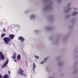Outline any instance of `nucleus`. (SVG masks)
Masks as SVG:
<instances>
[{"mask_svg":"<svg viewBox=\"0 0 78 78\" xmlns=\"http://www.w3.org/2000/svg\"><path fill=\"white\" fill-rule=\"evenodd\" d=\"M3 41L5 42L6 44H9V42H10L11 41V39L9 37H5L3 39Z\"/></svg>","mask_w":78,"mask_h":78,"instance_id":"obj_1","label":"nucleus"},{"mask_svg":"<svg viewBox=\"0 0 78 78\" xmlns=\"http://www.w3.org/2000/svg\"><path fill=\"white\" fill-rule=\"evenodd\" d=\"M1 59L2 60L5 59V56L3 55L2 52H0V62L1 61Z\"/></svg>","mask_w":78,"mask_h":78,"instance_id":"obj_2","label":"nucleus"},{"mask_svg":"<svg viewBox=\"0 0 78 78\" xmlns=\"http://www.w3.org/2000/svg\"><path fill=\"white\" fill-rule=\"evenodd\" d=\"M18 39L19 41H21V43H22L24 42L25 38L22 36H20L18 37Z\"/></svg>","mask_w":78,"mask_h":78,"instance_id":"obj_3","label":"nucleus"},{"mask_svg":"<svg viewBox=\"0 0 78 78\" xmlns=\"http://www.w3.org/2000/svg\"><path fill=\"white\" fill-rule=\"evenodd\" d=\"M23 73V71L22 70L21 68H20L19 70H18L17 74H18V75H22Z\"/></svg>","mask_w":78,"mask_h":78,"instance_id":"obj_4","label":"nucleus"},{"mask_svg":"<svg viewBox=\"0 0 78 78\" xmlns=\"http://www.w3.org/2000/svg\"><path fill=\"white\" fill-rule=\"evenodd\" d=\"M8 62H9V60L8 59H7L6 61L5 62L3 65V66L2 67V68H3V67H6V65L8 64Z\"/></svg>","mask_w":78,"mask_h":78,"instance_id":"obj_5","label":"nucleus"},{"mask_svg":"<svg viewBox=\"0 0 78 78\" xmlns=\"http://www.w3.org/2000/svg\"><path fill=\"white\" fill-rule=\"evenodd\" d=\"M35 17H36L35 15L32 14L30 15L29 16V17L31 20H32V19H33L35 18Z\"/></svg>","mask_w":78,"mask_h":78,"instance_id":"obj_6","label":"nucleus"},{"mask_svg":"<svg viewBox=\"0 0 78 78\" xmlns=\"http://www.w3.org/2000/svg\"><path fill=\"white\" fill-rule=\"evenodd\" d=\"M14 35L11 34L9 35V37L10 39H14Z\"/></svg>","mask_w":78,"mask_h":78,"instance_id":"obj_7","label":"nucleus"},{"mask_svg":"<svg viewBox=\"0 0 78 78\" xmlns=\"http://www.w3.org/2000/svg\"><path fill=\"white\" fill-rule=\"evenodd\" d=\"M47 60V58H45L44 59V61L41 62V64H44V62H45V61H46Z\"/></svg>","mask_w":78,"mask_h":78,"instance_id":"obj_8","label":"nucleus"},{"mask_svg":"<svg viewBox=\"0 0 78 78\" xmlns=\"http://www.w3.org/2000/svg\"><path fill=\"white\" fill-rule=\"evenodd\" d=\"M78 14V12L77 11H75V12H72V15L73 16H75L76 15Z\"/></svg>","mask_w":78,"mask_h":78,"instance_id":"obj_9","label":"nucleus"},{"mask_svg":"<svg viewBox=\"0 0 78 78\" xmlns=\"http://www.w3.org/2000/svg\"><path fill=\"white\" fill-rule=\"evenodd\" d=\"M16 58V53L14 52L13 55L12 57V58H13V59H15Z\"/></svg>","mask_w":78,"mask_h":78,"instance_id":"obj_10","label":"nucleus"},{"mask_svg":"<svg viewBox=\"0 0 78 78\" xmlns=\"http://www.w3.org/2000/svg\"><path fill=\"white\" fill-rule=\"evenodd\" d=\"M20 58H21V56H20V55H19L17 56V60L18 61H19L20 59Z\"/></svg>","mask_w":78,"mask_h":78,"instance_id":"obj_11","label":"nucleus"},{"mask_svg":"<svg viewBox=\"0 0 78 78\" xmlns=\"http://www.w3.org/2000/svg\"><path fill=\"white\" fill-rule=\"evenodd\" d=\"M33 71H34V69L35 68H36V65L34 63H33Z\"/></svg>","mask_w":78,"mask_h":78,"instance_id":"obj_12","label":"nucleus"},{"mask_svg":"<svg viewBox=\"0 0 78 78\" xmlns=\"http://www.w3.org/2000/svg\"><path fill=\"white\" fill-rule=\"evenodd\" d=\"M4 78H9V76L8 74H5V76L4 77Z\"/></svg>","mask_w":78,"mask_h":78,"instance_id":"obj_13","label":"nucleus"},{"mask_svg":"<svg viewBox=\"0 0 78 78\" xmlns=\"http://www.w3.org/2000/svg\"><path fill=\"white\" fill-rule=\"evenodd\" d=\"M2 37L3 38V37L5 36H6V34H2L1 35Z\"/></svg>","mask_w":78,"mask_h":78,"instance_id":"obj_14","label":"nucleus"},{"mask_svg":"<svg viewBox=\"0 0 78 78\" xmlns=\"http://www.w3.org/2000/svg\"><path fill=\"white\" fill-rule=\"evenodd\" d=\"M34 33H36V34H37V33H38V30H34Z\"/></svg>","mask_w":78,"mask_h":78,"instance_id":"obj_15","label":"nucleus"},{"mask_svg":"<svg viewBox=\"0 0 78 78\" xmlns=\"http://www.w3.org/2000/svg\"><path fill=\"white\" fill-rule=\"evenodd\" d=\"M35 57L37 58V59H39V56L37 55H35Z\"/></svg>","mask_w":78,"mask_h":78,"instance_id":"obj_16","label":"nucleus"},{"mask_svg":"<svg viewBox=\"0 0 78 78\" xmlns=\"http://www.w3.org/2000/svg\"><path fill=\"white\" fill-rule=\"evenodd\" d=\"M14 61L15 62H17V59H15L14 60Z\"/></svg>","mask_w":78,"mask_h":78,"instance_id":"obj_17","label":"nucleus"},{"mask_svg":"<svg viewBox=\"0 0 78 78\" xmlns=\"http://www.w3.org/2000/svg\"><path fill=\"white\" fill-rule=\"evenodd\" d=\"M22 76H25V74H23L22 75Z\"/></svg>","mask_w":78,"mask_h":78,"instance_id":"obj_18","label":"nucleus"},{"mask_svg":"<svg viewBox=\"0 0 78 78\" xmlns=\"http://www.w3.org/2000/svg\"><path fill=\"white\" fill-rule=\"evenodd\" d=\"M3 31H4L5 32L6 31V30H5V29H4L3 30Z\"/></svg>","mask_w":78,"mask_h":78,"instance_id":"obj_19","label":"nucleus"},{"mask_svg":"<svg viewBox=\"0 0 78 78\" xmlns=\"http://www.w3.org/2000/svg\"><path fill=\"white\" fill-rule=\"evenodd\" d=\"M10 71H8V73L9 74V73H10Z\"/></svg>","mask_w":78,"mask_h":78,"instance_id":"obj_20","label":"nucleus"},{"mask_svg":"<svg viewBox=\"0 0 78 78\" xmlns=\"http://www.w3.org/2000/svg\"><path fill=\"white\" fill-rule=\"evenodd\" d=\"M74 9H75L76 10H77L78 9L77 8H75Z\"/></svg>","mask_w":78,"mask_h":78,"instance_id":"obj_21","label":"nucleus"},{"mask_svg":"<svg viewBox=\"0 0 78 78\" xmlns=\"http://www.w3.org/2000/svg\"><path fill=\"white\" fill-rule=\"evenodd\" d=\"M27 12H28V11H26L25 12V13H27Z\"/></svg>","mask_w":78,"mask_h":78,"instance_id":"obj_22","label":"nucleus"},{"mask_svg":"<svg viewBox=\"0 0 78 78\" xmlns=\"http://www.w3.org/2000/svg\"><path fill=\"white\" fill-rule=\"evenodd\" d=\"M0 78H2V76L0 75Z\"/></svg>","mask_w":78,"mask_h":78,"instance_id":"obj_23","label":"nucleus"},{"mask_svg":"<svg viewBox=\"0 0 78 78\" xmlns=\"http://www.w3.org/2000/svg\"><path fill=\"white\" fill-rule=\"evenodd\" d=\"M70 6V4H68V6Z\"/></svg>","mask_w":78,"mask_h":78,"instance_id":"obj_24","label":"nucleus"},{"mask_svg":"<svg viewBox=\"0 0 78 78\" xmlns=\"http://www.w3.org/2000/svg\"><path fill=\"white\" fill-rule=\"evenodd\" d=\"M69 9H70V8H69Z\"/></svg>","mask_w":78,"mask_h":78,"instance_id":"obj_25","label":"nucleus"},{"mask_svg":"<svg viewBox=\"0 0 78 78\" xmlns=\"http://www.w3.org/2000/svg\"><path fill=\"white\" fill-rule=\"evenodd\" d=\"M18 26H19V25H18Z\"/></svg>","mask_w":78,"mask_h":78,"instance_id":"obj_26","label":"nucleus"}]
</instances>
